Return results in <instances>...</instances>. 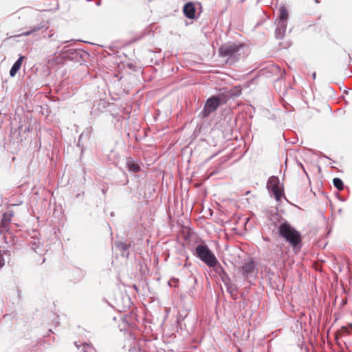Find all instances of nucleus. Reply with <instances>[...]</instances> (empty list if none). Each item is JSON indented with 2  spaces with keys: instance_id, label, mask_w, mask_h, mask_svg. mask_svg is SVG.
<instances>
[{
  "instance_id": "6",
  "label": "nucleus",
  "mask_w": 352,
  "mask_h": 352,
  "mask_svg": "<svg viewBox=\"0 0 352 352\" xmlns=\"http://www.w3.org/2000/svg\"><path fill=\"white\" fill-rule=\"evenodd\" d=\"M14 216V212L12 210H8L6 212L1 219V223L0 225V232L4 233L8 232L10 223L12 221V219Z\"/></svg>"
},
{
  "instance_id": "10",
  "label": "nucleus",
  "mask_w": 352,
  "mask_h": 352,
  "mask_svg": "<svg viewBox=\"0 0 352 352\" xmlns=\"http://www.w3.org/2000/svg\"><path fill=\"white\" fill-rule=\"evenodd\" d=\"M24 56H20L19 59L14 63L10 71V75L14 77L18 71L20 69Z\"/></svg>"
},
{
  "instance_id": "9",
  "label": "nucleus",
  "mask_w": 352,
  "mask_h": 352,
  "mask_svg": "<svg viewBox=\"0 0 352 352\" xmlns=\"http://www.w3.org/2000/svg\"><path fill=\"white\" fill-rule=\"evenodd\" d=\"M47 29H48L47 24L46 23L43 22V23H40L38 25H35L34 28H32V29L31 30L25 32H23L22 34V35H23V36H29V35H30L31 34H32L34 32H38V31H40V30L46 31Z\"/></svg>"
},
{
  "instance_id": "8",
  "label": "nucleus",
  "mask_w": 352,
  "mask_h": 352,
  "mask_svg": "<svg viewBox=\"0 0 352 352\" xmlns=\"http://www.w3.org/2000/svg\"><path fill=\"white\" fill-rule=\"evenodd\" d=\"M183 12L187 18L190 19H194L196 12L195 5L191 2L186 3L184 6Z\"/></svg>"
},
{
  "instance_id": "4",
  "label": "nucleus",
  "mask_w": 352,
  "mask_h": 352,
  "mask_svg": "<svg viewBox=\"0 0 352 352\" xmlns=\"http://www.w3.org/2000/svg\"><path fill=\"white\" fill-rule=\"evenodd\" d=\"M228 99V96L226 94H220L216 96L209 98L205 104L203 116L208 117L211 113L215 111L219 105L226 104Z\"/></svg>"
},
{
  "instance_id": "12",
  "label": "nucleus",
  "mask_w": 352,
  "mask_h": 352,
  "mask_svg": "<svg viewBox=\"0 0 352 352\" xmlns=\"http://www.w3.org/2000/svg\"><path fill=\"white\" fill-rule=\"evenodd\" d=\"M333 184L337 189H338L340 190H343L344 184H343V182L340 178H337V177L334 178L333 179Z\"/></svg>"
},
{
  "instance_id": "16",
  "label": "nucleus",
  "mask_w": 352,
  "mask_h": 352,
  "mask_svg": "<svg viewBox=\"0 0 352 352\" xmlns=\"http://www.w3.org/2000/svg\"><path fill=\"white\" fill-rule=\"evenodd\" d=\"M316 3H320L319 0H314Z\"/></svg>"
},
{
  "instance_id": "13",
  "label": "nucleus",
  "mask_w": 352,
  "mask_h": 352,
  "mask_svg": "<svg viewBox=\"0 0 352 352\" xmlns=\"http://www.w3.org/2000/svg\"><path fill=\"white\" fill-rule=\"evenodd\" d=\"M279 17L281 20L285 21L288 17L287 10L285 8L281 7L279 10Z\"/></svg>"
},
{
  "instance_id": "5",
  "label": "nucleus",
  "mask_w": 352,
  "mask_h": 352,
  "mask_svg": "<svg viewBox=\"0 0 352 352\" xmlns=\"http://www.w3.org/2000/svg\"><path fill=\"white\" fill-rule=\"evenodd\" d=\"M267 188L273 192L276 201H280L284 195L283 188L280 186L279 179L276 176H272L269 178Z\"/></svg>"
},
{
  "instance_id": "1",
  "label": "nucleus",
  "mask_w": 352,
  "mask_h": 352,
  "mask_svg": "<svg viewBox=\"0 0 352 352\" xmlns=\"http://www.w3.org/2000/svg\"><path fill=\"white\" fill-rule=\"evenodd\" d=\"M243 47L244 45L243 44L227 43L219 47V54L221 57H226L227 63H233L243 56Z\"/></svg>"
},
{
  "instance_id": "17",
  "label": "nucleus",
  "mask_w": 352,
  "mask_h": 352,
  "mask_svg": "<svg viewBox=\"0 0 352 352\" xmlns=\"http://www.w3.org/2000/svg\"><path fill=\"white\" fill-rule=\"evenodd\" d=\"M313 78H316V73H314L313 74Z\"/></svg>"
},
{
  "instance_id": "7",
  "label": "nucleus",
  "mask_w": 352,
  "mask_h": 352,
  "mask_svg": "<svg viewBox=\"0 0 352 352\" xmlns=\"http://www.w3.org/2000/svg\"><path fill=\"white\" fill-rule=\"evenodd\" d=\"M255 270V263L254 262L249 259L244 262L242 267L240 268V272L242 273L243 276L245 278H248L250 275H251Z\"/></svg>"
},
{
  "instance_id": "15",
  "label": "nucleus",
  "mask_w": 352,
  "mask_h": 352,
  "mask_svg": "<svg viewBox=\"0 0 352 352\" xmlns=\"http://www.w3.org/2000/svg\"><path fill=\"white\" fill-rule=\"evenodd\" d=\"M4 265V259L2 255H0V268Z\"/></svg>"
},
{
  "instance_id": "3",
  "label": "nucleus",
  "mask_w": 352,
  "mask_h": 352,
  "mask_svg": "<svg viewBox=\"0 0 352 352\" xmlns=\"http://www.w3.org/2000/svg\"><path fill=\"white\" fill-rule=\"evenodd\" d=\"M197 256L210 267H215L218 262L214 254L205 245H198L195 248Z\"/></svg>"
},
{
  "instance_id": "14",
  "label": "nucleus",
  "mask_w": 352,
  "mask_h": 352,
  "mask_svg": "<svg viewBox=\"0 0 352 352\" xmlns=\"http://www.w3.org/2000/svg\"><path fill=\"white\" fill-rule=\"evenodd\" d=\"M342 331L346 333V335H350L352 332V330L351 331L348 327H342L341 329Z\"/></svg>"
},
{
  "instance_id": "2",
  "label": "nucleus",
  "mask_w": 352,
  "mask_h": 352,
  "mask_svg": "<svg viewBox=\"0 0 352 352\" xmlns=\"http://www.w3.org/2000/svg\"><path fill=\"white\" fill-rule=\"evenodd\" d=\"M279 234L294 248H296L302 242L300 232L292 228L289 223H282L278 228Z\"/></svg>"
},
{
  "instance_id": "11",
  "label": "nucleus",
  "mask_w": 352,
  "mask_h": 352,
  "mask_svg": "<svg viewBox=\"0 0 352 352\" xmlns=\"http://www.w3.org/2000/svg\"><path fill=\"white\" fill-rule=\"evenodd\" d=\"M126 165L129 171L133 173H138L140 170V166L134 161L129 160L126 163Z\"/></svg>"
}]
</instances>
